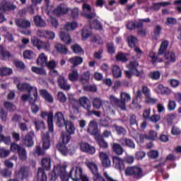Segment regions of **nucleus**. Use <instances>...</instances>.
<instances>
[{
    "mask_svg": "<svg viewBox=\"0 0 181 181\" xmlns=\"http://www.w3.org/2000/svg\"><path fill=\"white\" fill-rule=\"evenodd\" d=\"M64 127H65L66 133L62 134V142L57 144V149H58L62 155L67 156L69 155V148L66 146V144L70 142L71 135H74L76 133V127L74 126V123L70 120H66Z\"/></svg>",
    "mask_w": 181,
    "mask_h": 181,
    "instance_id": "f257e3e1",
    "label": "nucleus"
},
{
    "mask_svg": "<svg viewBox=\"0 0 181 181\" xmlns=\"http://www.w3.org/2000/svg\"><path fill=\"white\" fill-rule=\"evenodd\" d=\"M87 132L90 135H93L96 144L102 149H108V143L103 138V136L100 134V130H98V125L95 120H92L88 124Z\"/></svg>",
    "mask_w": 181,
    "mask_h": 181,
    "instance_id": "f03ea898",
    "label": "nucleus"
},
{
    "mask_svg": "<svg viewBox=\"0 0 181 181\" xmlns=\"http://www.w3.org/2000/svg\"><path fill=\"white\" fill-rule=\"evenodd\" d=\"M168 46H169V41L164 40L161 42L158 49V56H163L164 54V59L167 60L165 64H169V63H175L176 62V54L175 52L170 51L166 53Z\"/></svg>",
    "mask_w": 181,
    "mask_h": 181,
    "instance_id": "7ed1b4c3",
    "label": "nucleus"
},
{
    "mask_svg": "<svg viewBox=\"0 0 181 181\" xmlns=\"http://www.w3.org/2000/svg\"><path fill=\"white\" fill-rule=\"evenodd\" d=\"M57 176H59L62 181H69V173L66 171V167L58 165L54 168L53 171L49 174V180H57Z\"/></svg>",
    "mask_w": 181,
    "mask_h": 181,
    "instance_id": "20e7f679",
    "label": "nucleus"
},
{
    "mask_svg": "<svg viewBox=\"0 0 181 181\" xmlns=\"http://www.w3.org/2000/svg\"><path fill=\"white\" fill-rule=\"evenodd\" d=\"M52 160L49 158H44L41 160L42 168H39L37 170V181H47V175L45 170H50Z\"/></svg>",
    "mask_w": 181,
    "mask_h": 181,
    "instance_id": "39448f33",
    "label": "nucleus"
},
{
    "mask_svg": "<svg viewBox=\"0 0 181 181\" xmlns=\"http://www.w3.org/2000/svg\"><path fill=\"white\" fill-rule=\"evenodd\" d=\"M126 176H134L137 179H141L144 177V171L142 168L138 166L127 167L125 170Z\"/></svg>",
    "mask_w": 181,
    "mask_h": 181,
    "instance_id": "423d86ee",
    "label": "nucleus"
},
{
    "mask_svg": "<svg viewBox=\"0 0 181 181\" xmlns=\"http://www.w3.org/2000/svg\"><path fill=\"white\" fill-rule=\"evenodd\" d=\"M112 160L113 163V167L115 169H117V170H119V172H122L124 170L125 173V162L124 161V159L121 158L118 156H112Z\"/></svg>",
    "mask_w": 181,
    "mask_h": 181,
    "instance_id": "0eeeda50",
    "label": "nucleus"
},
{
    "mask_svg": "<svg viewBox=\"0 0 181 181\" xmlns=\"http://www.w3.org/2000/svg\"><path fill=\"white\" fill-rule=\"evenodd\" d=\"M17 88L19 91H28V93H33V95H37V88L30 86L28 83H22L17 84Z\"/></svg>",
    "mask_w": 181,
    "mask_h": 181,
    "instance_id": "6e6552de",
    "label": "nucleus"
},
{
    "mask_svg": "<svg viewBox=\"0 0 181 181\" xmlns=\"http://www.w3.org/2000/svg\"><path fill=\"white\" fill-rule=\"evenodd\" d=\"M72 172L73 170L70 171L69 177H71V179H73L74 181H88V178L87 177V176L83 175V169H81V168L77 167L76 168L74 177H72Z\"/></svg>",
    "mask_w": 181,
    "mask_h": 181,
    "instance_id": "1a4fd4ad",
    "label": "nucleus"
},
{
    "mask_svg": "<svg viewBox=\"0 0 181 181\" xmlns=\"http://www.w3.org/2000/svg\"><path fill=\"white\" fill-rule=\"evenodd\" d=\"M16 6L12 1L3 0L0 2V12L2 13H6L10 11H15Z\"/></svg>",
    "mask_w": 181,
    "mask_h": 181,
    "instance_id": "9d476101",
    "label": "nucleus"
},
{
    "mask_svg": "<svg viewBox=\"0 0 181 181\" xmlns=\"http://www.w3.org/2000/svg\"><path fill=\"white\" fill-rule=\"evenodd\" d=\"M40 117H42L43 119H46V117H47V127L49 129V132L53 133L54 131V124H53V112H42L40 114Z\"/></svg>",
    "mask_w": 181,
    "mask_h": 181,
    "instance_id": "9b49d317",
    "label": "nucleus"
},
{
    "mask_svg": "<svg viewBox=\"0 0 181 181\" xmlns=\"http://www.w3.org/2000/svg\"><path fill=\"white\" fill-rule=\"evenodd\" d=\"M57 84L58 87L64 91H69L71 88V86L69 84V81H67L66 77L63 75L59 76L57 78Z\"/></svg>",
    "mask_w": 181,
    "mask_h": 181,
    "instance_id": "f8f14e48",
    "label": "nucleus"
},
{
    "mask_svg": "<svg viewBox=\"0 0 181 181\" xmlns=\"http://www.w3.org/2000/svg\"><path fill=\"white\" fill-rule=\"evenodd\" d=\"M35 136V132L30 131L29 132L27 135H25L22 139V142L24 144L25 146L27 148H32L35 145V143L33 141V138Z\"/></svg>",
    "mask_w": 181,
    "mask_h": 181,
    "instance_id": "ddd939ff",
    "label": "nucleus"
},
{
    "mask_svg": "<svg viewBox=\"0 0 181 181\" xmlns=\"http://www.w3.org/2000/svg\"><path fill=\"white\" fill-rule=\"evenodd\" d=\"M79 146L83 152H86V153H89L90 155H94L95 153V148L88 143L81 142Z\"/></svg>",
    "mask_w": 181,
    "mask_h": 181,
    "instance_id": "4468645a",
    "label": "nucleus"
},
{
    "mask_svg": "<svg viewBox=\"0 0 181 181\" xmlns=\"http://www.w3.org/2000/svg\"><path fill=\"white\" fill-rule=\"evenodd\" d=\"M99 158L102 162V166H103V168H110L111 166V160H110V157L105 153L100 152Z\"/></svg>",
    "mask_w": 181,
    "mask_h": 181,
    "instance_id": "2eb2a0df",
    "label": "nucleus"
},
{
    "mask_svg": "<svg viewBox=\"0 0 181 181\" xmlns=\"http://www.w3.org/2000/svg\"><path fill=\"white\" fill-rule=\"evenodd\" d=\"M55 119H57V125L59 128H63L64 124H66V119H64V115L62 112H57L55 113Z\"/></svg>",
    "mask_w": 181,
    "mask_h": 181,
    "instance_id": "dca6fc26",
    "label": "nucleus"
},
{
    "mask_svg": "<svg viewBox=\"0 0 181 181\" xmlns=\"http://www.w3.org/2000/svg\"><path fill=\"white\" fill-rule=\"evenodd\" d=\"M34 99L30 100V105L31 107V112L33 114H37L39 112V110H40V107H38L37 105H36V102L39 100V95L38 93L37 95H34Z\"/></svg>",
    "mask_w": 181,
    "mask_h": 181,
    "instance_id": "f3484780",
    "label": "nucleus"
},
{
    "mask_svg": "<svg viewBox=\"0 0 181 181\" xmlns=\"http://www.w3.org/2000/svg\"><path fill=\"white\" fill-rule=\"evenodd\" d=\"M16 25L21 29H28L30 28V21L24 18H18L16 21Z\"/></svg>",
    "mask_w": 181,
    "mask_h": 181,
    "instance_id": "a211bd4d",
    "label": "nucleus"
},
{
    "mask_svg": "<svg viewBox=\"0 0 181 181\" xmlns=\"http://www.w3.org/2000/svg\"><path fill=\"white\" fill-rule=\"evenodd\" d=\"M112 151L117 156H121L124 152V147L118 143H113L112 144Z\"/></svg>",
    "mask_w": 181,
    "mask_h": 181,
    "instance_id": "6ab92c4d",
    "label": "nucleus"
},
{
    "mask_svg": "<svg viewBox=\"0 0 181 181\" xmlns=\"http://www.w3.org/2000/svg\"><path fill=\"white\" fill-rule=\"evenodd\" d=\"M157 136H158V134L156 133V132L153 130H151L148 133V135L141 134L140 141L141 142H144V139H150V141H155Z\"/></svg>",
    "mask_w": 181,
    "mask_h": 181,
    "instance_id": "aec40b11",
    "label": "nucleus"
},
{
    "mask_svg": "<svg viewBox=\"0 0 181 181\" xmlns=\"http://www.w3.org/2000/svg\"><path fill=\"white\" fill-rule=\"evenodd\" d=\"M79 104L81 107H83L87 112L89 111V110H91V102L90 101V99L86 97L79 98Z\"/></svg>",
    "mask_w": 181,
    "mask_h": 181,
    "instance_id": "412c9836",
    "label": "nucleus"
},
{
    "mask_svg": "<svg viewBox=\"0 0 181 181\" xmlns=\"http://www.w3.org/2000/svg\"><path fill=\"white\" fill-rule=\"evenodd\" d=\"M120 142L122 146H126L130 149H135V142H134V140L125 137L122 139Z\"/></svg>",
    "mask_w": 181,
    "mask_h": 181,
    "instance_id": "4be33fe9",
    "label": "nucleus"
},
{
    "mask_svg": "<svg viewBox=\"0 0 181 181\" xmlns=\"http://www.w3.org/2000/svg\"><path fill=\"white\" fill-rule=\"evenodd\" d=\"M40 94L47 103L52 104L54 101L53 96L47 91L46 89H41L40 90Z\"/></svg>",
    "mask_w": 181,
    "mask_h": 181,
    "instance_id": "5701e85b",
    "label": "nucleus"
},
{
    "mask_svg": "<svg viewBox=\"0 0 181 181\" xmlns=\"http://www.w3.org/2000/svg\"><path fill=\"white\" fill-rule=\"evenodd\" d=\"M16 176L18 179H20V180L28 179V177L29 176V171H28V168H26V167H21L20 170L17 173Z\"/></svg>",
    "mask_w": 181,
    "mask_h": 181,
    "instance_id": "b1692460",
    "label": "nucleus"
},
{
    "mask_svg": "<svg viewBox=\"0 0 181 181\" xmlns=\"http://www.w3.org/2000/svg\"><path fill=\"white\" fill-rule=\"evenodd\" d=\"M112 74L114 78H121L122 77V71L118 65H113L111 69Z\"/></svg>",
    "mask_w": 181,
    "mask_h": 181,
    "instance_id": "393cba45",
    "label": "nucleus"
},
{
    "mask_svg": "<svg viewBox=\"0 0 181 181\" xmlns=\"http://www.w3.org/2000/svg\"><path fill=\"white\" fill-rule=\"evenodd\" d=\"M120 101L121 103H123V105H122V111L127 110V107L125 105V103H128L129 101H131V95H129V94L125 93V92H122L120 94Z\"/></svg>",
    "mask_w": 181,
    "mask_h": 181,
    "instance_id": "a878e982",
    "label": "nucleus"
},
{
    "mask_svg": "<svg viewBox=\"0 0 181 181\" xmlns=\"http://www.w3.org/2000/svg\"><path fill=\"white\" fill-rule=\"evenodd\" d=\"M144 24L139 21H131L127 23V29L134 30V29H142Z\"/></svg>",
    "mask_w": 181,
    "mask_h": 181,
    "instance_id": "bb28decb",
    "label": "nucleus"
},
{
    "mask_svg": "<svg viewBox=\"0 0 181 181\" xmlns=\"http://www.w3.org/2000/svg\"><path fill=\"white\" fill-rule=\"evenodd\" d=\"M59 37L62 42H64L66 45H70V43H71V37L66 32L61 31L59 33Z\"/></svg>",
    "mask_w": 181,
    "mask_h": 181,
    "instance_id": "cd10ccee",
    "label": "nucleus"
},
{
    "mask_svg": "<svg viewBox=\"0 0 181 181\" xmlns=\"http://www.w3.org/2000/svg\"><path fill=\"white\" fill-rule=\"evenodd\" d=\"M142 97V90H138L136 93V98H134L132 100V105H134V108H138L139 110H141L142 108V106L138 103V98H141Z\"/></svg>",
    "mask_w": 181,
    "mask_h": 181,
    "instance_id": "c85d7f7f",
    "label": "nucleus"
},
{
    "mask_svg": "<svg viewBox=\"0 0 181 181\" xmlns=\"http://www.w3.org/2000/svg\"><path fill=\"white\" fill-rule=\"evenodd\" d=\"M34 23L37 28H45L46 26V21L40 16H35L34 17Z\"/></svg>",
    "mask_w": 181,
    "mask_h": 181,
    "instance_id": "c756f323",
    "label": "nucleus"
},
{
    "mask_svg": "<svg viewBox=\"0 0 181 181\" xmlns=\"http://www.w3.org/2000/svg\"><path fill=\"white\" fill-rule=\"evenodd\" d=\"M42 148L43 149H49L50 148V136L49 133H46L42 136Z\"/></svg>",
    "mask_w": 181,
    "mask_h": 181,
    "instance_id": "7c9ffc66",
    "label": "nucleus"
},
{
    "mask_svg": "<svg viewBox=\"0 0 181 181\" xmlns=\"http://www.w3.org/2000/svg\"><path fill=\"white\" fill-rule=\"evenodd\" d=\"M55 49L57 52L61 54H67L69 53V49H67V47L60 43L55 45Z\"/></svg>",
    "mask_w": 181,
    "mask_h": 181,
    "instance_id": "2f4dec72",
    "label": "nucleus"
},
{
    "mask_svg": "<svg viewBox=\"0 0 181 181\" xmlns=\"http://www.w3.org/2000/svg\"><path fill=\"white\" fill-rule=\"evenodd\" d=\"M69 62L73 65V67H77V66L83 63V57L77 56L73 57L69 59Z\"/></svg>",
    "mask_w": 181,
    "mask_h": 181,
    "instance_id": "473e14b6",
    "label": "nucleus"
},
{
    "mask_svg": "<svg viewBox=\"0 0 181 181\" xmlns=\"http://www.w3.org/2000/svg\"><path fill=\"white\" fill-rule=\"evenodd\" d=\"M69 11H70V9L67 7L58 6L54 12L57 16H62V15H66V13H68Z\"/></svg>",
    "mask_w": 181,
    "mask_h": 181,
    "instance_id": "72a5a7b5",
    "label": "nucleus"
},
{
    "mask_svg": "<svg viewBox=\"0 0 181 181\" xmlns=\"http://www.w3.org/2000/svg\"><path fill=\"white\" fill-rule=\"evenodd\" d=\"M31 43H33L35 47L37 48L38 50H40L42 47H45V45L43 41L39 40L37 37H33L31 39Z\"/></svg>",
    "mask_w": 181,
    "mask_h": 181,
    "instance_id": "f704fd0d",
    "label": "nucleus"
},
{
    "mask_svg": "<svg viewBox=\"0 0 181 181\" xmlns=\"http://www.w3.org/2000/svg\"><path fill=\"white\" fill-rule=\"evenodd\" d=\"M90 76H91V72H90V71H86V72H83L80 77V82L82 84H87V83H88V81L90 80Z\"/></svg>",
    "mask_w": 181,
    "mask_h": 181,
    "instance_id": "c9c22d12",
    "label": "nucleus"
},
{
    "mask_svg": "<svg viewBox=\"0 0 181 181\" xmlns=\"http://www.w3.org/2000/svg\"><path fill=\"white\" fill-rule=\"evenodd\" d=\"M127 40L129 47H136V43H138V38H136V37L129 35Z\"/></svg>",
    "mask_w": 181,
    "mask_h": 181,
    "instance_id": "e433bc0d",
    "label": "nucleus"
},
{
    "mask_svg": "<svg viewBox=\"0 0 181 181\" xmlns=\"http://www.w3.org/2000/svg\"><path fill=\"white\" fill-rule=\"evenodd\" d=\"M46 63H47V57L45 53H42L37 59V64L43 66L45 64L46 65Z\"/></svg>",
    "mask_w": 181,
    "mask_h": 181,
    "instance_id": "4c0bfd02",
    "label": "nucleus"
},
{
    "mask_svg": "<svg viewBox=\"0 0 181 181\" xmlns=\"http://www.w3.org/2000/svg\"><path fill=\"white\" fill-rule=\"evenodd\" d=\"M128 54L123 52H118L116 55V61L122 62V63H127L128 62V57H127Z\"/></svg>",
    "mask_w": 181,
    "mask_h": 181,
    "instance_id": "58836bf2",
    "label": "nucleus"
},
{
    "mask_svg": "<svg viewBox=\"0 0 181 181\" xmlns=\"http://www.w3.org/2000/svg\"><path fill=\"white\" fill-rule=\"evenodd\" d=\"M149 57L151 58V63L152 64H156V62L158 63H163V58H159L158 59V56H156V54L153 52H151L148 54Z\"/></svg>",
    "mask_w": 181,
    "mask_h": 181,
    "instance_id": "ea45409f",
    "label": "nucleus"
},
{
    "mask_svg": "<svg viewBox=\"0 0 181 181\" xmlns=\"http://www.w3.org/2000/svg\"><path fill=\"white\" fill-rule=\"evenodd\" d=\"M71 49L75 54H84V49L78 44L71 46Z\"/></svg>",
    "mask_w": 181,
    "mask_h": 181,
    "instance_id": "a19ab883",
    "label": "nucleus"
},
{
    "mask_svg": "<svg viewBox=\"0 0 181 181\" xmlns=\"http://www.w3.org/2000/svg\"><path fill=\"white\" fill-rule=\"evenodd\" d=\"M0 56L1 57V60H7V59L12 57L11 52L4 49V47L0 48Z\"/></svg>",
    "mask_w": 181,
    "mask_h": 181,
    "instance_id": "79ce46f5",
    "label": "nucleus"
},
{
    "mask_svg": "<svg viewBox=\"0 0 181 181\" xmlns=\"http://www.w3.org/2000/svg\"><path fill=\"white\" fill-rule=\"evenodd\" d=\"M113 127L116 131L117 135H122L123 136L127 135V129L122 126H119L117 124H114Z\"/></svg>",
    "mask_w": 181,
    "mask_h": 181,
    "instance_id": "37998d69",
    "label": "nucleus"
},
{
    "mask_svg": "<svg viewBox=\"0 0 181 181\" xmlns=\"http://www.w3.org/2000/svg\"><path fill=\"white\" fill-rule=\"evenodd\" d=\"M13 73V71L11 68L1 67L0 68V76L1 77H5V76H11Z\"/></svg>",
    "mask_w": 181,
    "mask_h": 181,
    "instance_id": "c03bdc74",
    "label": "nucleus"
},
{
    "mask_svg": "<svg viewBox=\"0 0 181 181\" xmlns=\"http://www.w3.org/2000/svg\"><path fill=\"white\" fill-rule=\"evenodd\" d=\"M31 70L33 73H35V74H38L39 76H46L47 74L46 69L43 68L32 66Z\"/></svg>",
    "mask_w": 181,
    "mask_h": 181,
    "instance_id": "a18cd8bd",
    "label": "nucleus"
},
{
    "mask_svg": "<svg viewBox=\"0 0 181 181\" xmlns=\"http://www.w3.org/2000/svg\"><path fill=\"white\" fill-rule=\"evenodd\" d=\"M13 63L17 70H19L20 71H22V70H25V69H26V65H25V63L19 59L14 60Z\"/></svg>",
    "mask_w": 181,
    "mask_h": 181,
    "instance_id": "49530a36",
    "label": "nucleus"
},
{
    "mask_svg": "<svg viewBox=\"0 0 181 181\" xmlns=\"http://www.w3.org/2000/svg\"><path fill=\"white\" fill-rule=\"evenodd\" d=\"M68 77L69 81H77V80H78V71L77 69L73 70L71 73H69Z\"/></svg>",
    "mask_w": 181,
    "mask_h": 181,
    "instance_id": "de8ad7c7",
    "label": "nucleus"
},
{
    "mask_svg": "<svg viewBox=\"0 0 181 181\" xmlns=\"http://www.w3.org/2000/svg\"><path fill=\"white\" fill-rule=\"evenodd\" d=\"M18 154V157L20 160H26L28 159V153H26V148L21 147L20 151L17 153Z\"/></svg>",
    "mask_w": 181,
    "mask_h": 181,
    "instance_id": "09e8293b",
    "label": "nucleus"
},
{
    "mask_svg": "<svg viewBox=\"0 0 181 181\" xmlns=\"http://www.w3.org/2000/svg\"><path fill=\"white\" fill-rule=\"evenodd\" d=\"M160 32H162V27L160 25H156V27L153 29V40H158V37L160 36Z\"/></svg>",
    "mask_w": 181,
    "mask_h": 181,
    "instance_id": "8fccbe9b",
    "label": "nucleus"
},
{
    "mask_svg": "<svg viewBox=\"0 0 181 181\" xmlns=\"http://www.w3.org/2000/svg\"><path fill=\"white\" fill-rule=\"evenodd\" d=\"M110 102L112 103V104H115L116 105H117V107H119V108L122 110V105H124V103L121 102V100L115 98L114 95H110Z\"/></svg>",
    "mask_w": 181,
    "mask_h": 181,
    "instance_id": "3c124183",
    "label": "nucleus"
},
{
    "mask_svg": "<svg viewBox=\"0 0 181 181\" xmlns=\"http://www.w3.org/2000/svg\"><path fill=\"white\" fill-rule=\"evenodd\" d=\"M79 105H80V101H78L74 98L69 99V107H71V108H73L74 110L78 111Z\"/></svg>",
    "mask_w": 181,
    "mask_h": 181,
    "instance_id": "603ef678",
    "label": "nucleus"
},
{
    "mask_svg": "<svg viewBox=\"0 0 181 181\" xmlns=\"http://www.w3.org/2000/svg\"><path fill=\"white\" fill-rule=\"evenodd\" d=\"M93 108L96 110H100L103 107V100L98 98H95L93 100Z\"/></svg>",
    "mask_w": 181,
    "mask_h": 181,
    "instance_id": "864d4df0",
    "label": "nucleus"
},
{
    "mask_svg": "<svg viewBox=\"0 0 181 181\" xmlns=\"http://www.w3.org/2000/svg\"><path fill=\"white\" fill-rule=\"evenodd\" d=\"M148 77L151 80H159L160 78V72L159 71H151L148 74Z\"/></svg>",
    "mask_w": 181,
    "mask_h": 181,
    "instance_id": "5fc2aeb1",
    "label": "nucleus"
},
{
    "mask_svg": "<svg viewBox=\"0 0 181 181\" xmlns=\"http://www.w3.org/2000/svg\"><path fill=\"white\" fill-rule=\"evenodd\" d=\"M106 47L109 54H115V46L114 45V42H108L106 45Z\"/></svg>",
    "mask_w": 181,
    "mask_h": 181,
    "instance_id": "6e6d98bb",
    "label": "nucleus"
},
{
    "mask_svg": "<svg viewBox=\"0 0 181 181\" xmlns=\"http://www.w3.org/2000/svg\"><path fill=\"white\" fill-rule=\"evenodd\" d=\"M168 5H170V2L154 3L153 4V9H154V11H159L160 6H168Z\"/></svg>",
    "mask_w": 181,
    "mask_h": 181,
    "instance_id": "4d7b16f0",
    "label": "nucleus"
},
{
    "mask_svg": "<svg viewBox=\"0 0 181 181\" xmlns=\"http://www.w3.org/2000/svg\"><path fill=\"white\" fill-rule=\"evenodd\" d=\"M21 148H22V146H19L18 144L15 142H13L11 144L10 149L11 152H13L14 153H18Z\"/></svg>",
    "mask_w": 181,
    "mask_h": 181,
    "instance_id": "13d9d810",
    "label": "nucleus"
},
{
    "mask_svg": "<svg viewBox=\"0 0 181 181\" xmlns=\"http://www.w3.org/2000/svg\"><path fill=\"white\" fill-rule=\"evenodd\" d=\"M147 156L150 159H158L159 158V151L156 150H151Z\"/></svg>",
    "mask_w": 181,
    "mask_h": 181,
    "instance_id": "bf43d9fd",
    "label": "nucleus"
},
{
    "mask_svg": "<svg viewBox=\"0 0 181 181\" xmlns=\"http://www.w3.org/2000/svg\"><path fill=\"white\" fill-rule=\"evenodd\" d=\"M34 124L35 126L36 131H40V129H46V124H45V122H43V121H35Z\"/></svg>",
    "mask_w": 181,
    "mask_h": 181,
    "instance_id": "052dcab7",
    "label": "nucleus"
},
{
    "mask_svg": "<svg viewBox=\"0 0 181 181\" xmlns=\"http://www.w3.org/2000/svg\"><path fill=\"white\" fill-rule=\"evenodd\" d=\"M77 26H78V24L77 23V22L74 21L71 23H68L65 25V29L66 30H74V29H76V28H77Z\"/></svg>",
    "mask_w": 181,
    "mask_h": 181,
    "instance_id": "680f3d73",
    "label": "nucleus"
},
{
    "mask_svg": "<svg viewBox=\"0 0 181 181\" xmlns=\"http://www.w3.org/2000/svg\"><path fill=\"white\" fill-rule=\"evenodd\" d=\"M57 97L58 101L61 102L62 103H64L66 101H67V97H66V95L63 92H58Z\"/></svg>",
    "mask_w": 181,
    "mask_h": 181,
    "instance_id": "e2e57ef3",
    "label": "nucleus"
},
{
    "mask_svg": "<svg viewBox=\"0 0 181 181\" xmlns=\"http://www.w3.org/2000/svg\"><path fill=\"white\" fill-rule=\"evenodd\" d=\"M79 13H80V11H78V8L75 7L71 9L70 16L73 19H77L78 18Z\"/></svg>",
    "mask_w": 181,
    "mask_h": 181,
    "instance_id": "0e129e2a",
    "label": "nucleus"
},
{
    "mask_svg": "<svg viewBox=\"0 0 181 181\" xmlns=\"http://www.w3.org/2000/svg\"><path fill=\"white\" fill-rule=\"evenodd\" d=\"M158 90H161V94L164 95H169L170 94V89L168 88H163V85H158Z\"/></svg>",
    "mask_w": 181,
    "mask_h": 181,
    "instance_id": "69168bd1",
    "label": "nucleus"
},
{
    "mask_svg": "<svg viewBox=\"0 0 181 181\" xmlns=\"http://www.w3.org/2000/svg\"><path fill=\"white\" fill-rule=\"evenodd\" d=\"M23 57L24 59H28L29 60L33 59V56H35V54L30 50H25L23 52Z\"/></svg>",
    "mask_w": 181,
    "mask_h": 181,
    "instance_id": "338daca9",
    "label": "nucleus"
},
{
    "mask_svg": "<svg viewBox=\"0 0 181 181\" xmlns=\"http://www.w3.org/2000/svg\"><path fill=\"white\" fill-rule=\"evenodd\" d=\"M11 151L9 150H6L5 148H0V158H6L9 156Z\"/></svg>",
    "mask_w": 181,
    "mask_h": 181,
    "instance_id": "774afa93",
    "label": "nucleus"
}]
</instances>
